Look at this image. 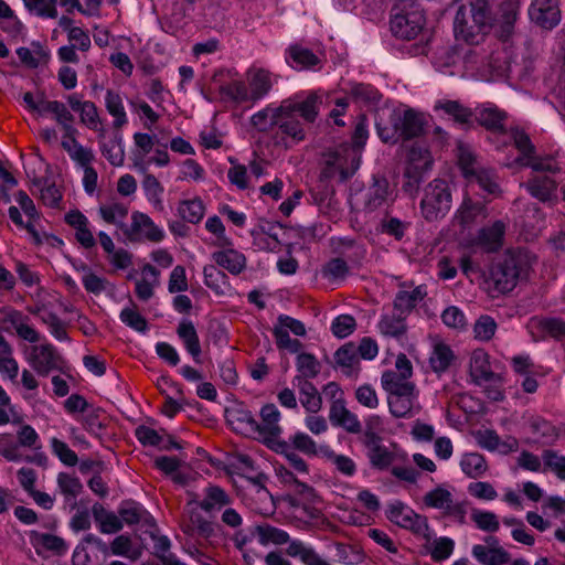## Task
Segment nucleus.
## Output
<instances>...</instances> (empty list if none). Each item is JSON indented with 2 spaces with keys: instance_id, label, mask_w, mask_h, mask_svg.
Segmentation results:
<instances>
[{
  "instance_id": "nucleus-35",
  "label": "nucleus",
  "mask_w": 565,
  "mask_h": 565,
  "mask_svg": "<svg viewBox=\"0 0 565 565\" xmlns=\"http://www.w3.org/2000/svg\"><path fill=\"white\" fill-rule=\"evenodd\" d=\"M455 354L450 347L443 341H436L433 345L429 364L434 372H445L454 362Z\"/></svg>"
},
{
  "instance_id": "nucleus-25",
  "label": "nucleus",
  "mask_w": 565,
  "mask_h": 565,
  "mask_svg": "<svg viewBox=\"0 0 565 565\" xmlns=\"http://www.w3.org/2000/svg\"><path fill=\"white\" fill-rule=\"evenodd\" d=\"M471 553L482 565H505L510 561L509 553L498 544H477Z\"/></svg>"
},
{
  "instance_id": "nucleus-4",
  "label": "nucleus",
  "mask_w": 565,
  "mask_h": 565,
  "mask_svg": "<svg viewBox=\"0 0 565 565\" xmlns=\"http://www.w3.org/2000/svg\"><path fill=\"white\" fill-rule=\"evenodd\" d=\"M289 104H269L250 117V125L258 131L265 132L277 128L273 135V143L281 149H288L306 138L303 124L298 118H290Z\"/></svg>"
},
{
  "instance_id": "nucleus-14",
  "label": "nucleus",
  "mask_w": 565,
  "mask_h": 565,
  "mask_svg": "<svg viewBox=\"0 0 565 565\" xmlns=\"http://www.w3.org/2000/svg\"><path fill=\"white\" fill-rule=\"evenodd\" d=\"M426 508L440 511L445 515H459L463 509L455 499L452 489L446 484H439L429 490L423 498Z\"/></svg>"
},
{
  "instance_id": "nucleus-64",
  "label": "nucleus",
  "mask_w": 565,
  "mask_h": 565,
  "mask_svg": "<svg viewBox=\"0 0 565 565\" xmlns=\"http://www.w3.org/2000/svg\"><path fill=\"white\" fill-rule=\"evenodd\" d=\"M497 330L495 321L489 316H481L475 323L473 332L476 339L480 341L490 340Z\"/></svg>"
},
{
  "instance_id": "nucleus-49",
  "label": "nucleus",
  "mask_w": 565,
  "mask_h": 565,
  "mask_svg": "<svg viewBox=\"0 0 565 565\" xmlns=\"http://www.w3.org/2000/svg\"><path fill=\"white\" fill-rule=\"evenodd\" d=\"M233 429L241 434H254L258 430V423L248 411H235L228 415Z\"/></svg>"
},
{
  "instance_id": "nucleus-60",
  "label": "nucleus",
  "mask_w": 565,
  "mask_h": 565,
  "mask_svg": "<svg viewBox=\"0 0 565 565\" xmlns=\"http://www.w3.org/2000/svg\"><path fill=\"white\" fill-rule=\"evenodd\" d=\"M296 365L300 374L306 379H312L320 372L319 361L310 353L298 354Z\"/></svg>"
},
{
  "instance_id": "nucleus-36",
  "label": "nucleus",
  "mask_w": 565,
  "mask_h": 565,
  "mask_svg": "<svg viewBox=\"0 0 565 565\" xmlns=\"http://www.w3.org/2000/svg\"><path fill=\"white\" fill-rule=\"evenodd\" d=\"M425 548L434 561H445L452 555L455 541L448 536L427 537Z\"/></svg>"
},
{
  "instance_id": "nucleus-46",
  "label": "nucleus",
  "mask_w": 565,
  "mask_h": 565,
  "mask_svg": "<svg viewBox=\"0 0 565 565\" xmlns=\"http://www.w3.org/2000/svg\"><path fill=\"white\" fill-rule=\"evenodd\" d=\"M459 465L461 471L470 478L481 477L488 469L484 458L478 452L463 454Z\"/></svg>"
},
{
  "instance_id": "nucleus-41",
  "label": "nucleus",
  "mask_w": 565,
  "mask_h": 565,
  "mask_svg": "<svg viewBox=\"0 0 565 565\" xmlns=\"http://www.w3.org/2000/svg\"><path fill=\"white\" fill-rule=\"evenodd\" d=\"M426 296V290L423 286L413 288L412 290H402L395 298V309L405 315L409 312L418 302Z\"/></svg>"
},
{
  "instance_id": "nucleus-40",
  "label": "nucleus",
  "mask_w": 565,
  "mask_h": 565,
  "mask_svg": "<svg viewBox=\"0 0 565 565\" xmlns=\"http://www.w3.org/2000/svg\"><path fill=\"white\" fill-rule=\"evenodd\" d=\"M503 234V223L494 222L491 226L480 231L477 244L486 250H494L501 246Z\"/></svg>"
},
{
  "instance_id": "nucleus-3",
  "label": "nucleus",
  "mask_w": 565,
  "mask_h": 565,
  "mask_svg": "<svg viewBox=\"0 0 565 565\" xmlns=\"http://www.w3.org/2000/svg\"><path fill=\"white\" fill-rule=\"evenodd\" d=\"M501 17L493 19L488 10L487 0H471L456 13L454 22L455 36L458 42L480 44L483 36L497 23L501 24L502 35L508 34L516 19L518 0H505L501 4Z\"/></svg>"
},
{
  "instance_id": "nucleus-28",
  "label": "nucleus",
  "mask_w": 565,
  "mask_h": 565,
  "mask_svg": "<svg viewBox=\"0 0 565 565\" xmlns=\"http://www.w3.org/2000/svg\"><path fill=\"white\" fill-rule=\"evenodd\" d=\"M292 447L309 457H319L331 455V448L327 444H317L308 434L297 431L289 438Z\"/></svg>"
},
{
  "instance_id": "nucleus-56",
  "label": "nucleus",
  "mask_w": 565,
  "mask_h": 565,
  "mask_svg": "<svg viewBox=\"0 0 565 565\" xmlns=\"http://www.w3.org/2000/svg\"><path fill=\"white\" fill-rule=\"evenodd\" d=\"M38 113H51L54 115L56 120L67 127L71 126L72 116L67 110L66 106L56 100L39 102L38 100Z\"/></svg>"
},
{
  "instance_id": "nucleus-42",
  "label": "nucleus",
  "mask_w": 565,
  "mask_h": 565,
  "mask_svg": "<svg viewBox=\"0 0 565 565\" xmlns=\"http://www.w3.org/2000/svg\"><path fill=\"white\" fill-rule=\"evenodd\" d=\"M178 214L189 223H199L205 213V205L200 198L182 200L178 204Z\"/></svg>"
},
{
  "instance_id": "nucleus-29",
  "label": "nucleus",
  "mask_w": 565,
  "mask_h": 565,
  "mask_svg": "<svg viewBox=\"0 0 565 565\" xmlns=\"http://www.w3.org/2000/svg\"><path fill=\"white\" fill-rule=\"evenodd\" d=\"M213 260L231 274H239L246 266V258L243 253L233 248L225 247L212 254Z\"/></svg>"
},
{
  "instance_id": "nucleus-50",
  "label": "nucleus",
  "mask_w": 565,
  "mask_h": 565,
  "mask_svg": "<svg viewBox=\"0 0 565 565\" xmlns=\"http://www.w3.org/2000/svg\"><path fill=\"white\" fill-rule=\"evenodd\" d=\"M299 395L300 403L308 413L317 414L321 409V396L311 383L303 382Z\"/></svg>"
},
{
  "instance_id": "nucleus-39",
  "label": "nucleus",
  "mask_w": 565,
  "mask_h": 565,
  "mask_svg": "<svg viewBox=\"0 0 565 565\" xmlns=\"http://www.w3.org/2000/svg\"><path fill=\"white\" fill-rule=\"evenodd\" d=\"M143 194L149 204L157 211L163 210V192L164 188L159 180L152 175L147 174L142 180Z\"/></svg>"
},
{
  "instance_id": "nucleus-51",
  "label": "nucleus",
  "mask_w": 565,
  "mask_h": 565,
  "mask_svg": "<svg viewBox=\"0 0 565 565\" xmlns=\"http://www.w3.org/2000/svg\"><path fill=\"white\" fill-rule=\"evenodd\" d=\"M110 551L114 555L125 556L130 559H136L141 554V546L126 535L117 536L111 545Z\"/></svg>"
},
{
  "instance_id": "nucleus-55",
  "label": "nucleus",
  "mask_w": 565,
  "mask_h": 565,
  "mask_svg": "<svg viewBox=\"0 0 565 565\" xmlns=\"http://www.w3.org/2000/svg\"><path fill=\"white\" fill-rule=\"evenodd\" d=\"M205 285L217 295H225L228 290L225 275L214 265H207L203 269Z\"/></svg>"
},
{
  "instance_id": "nucleus-37",
  "label": "nucleus",
  "mask_w": 565,
  "mask_h": 565,
  "mask_svg": "<svg viewBox=\"0 0 565 565\" xmlns=\"http://www.w3.org/2000/svg\"><path fill=\"white\" fill-rule=\"evenodd\" d=\"M287 553L291 557L299 558L305 565H330L310 545L298 540L289 543Z\"/></svg>"
},
{
  "instance_id": "nucleus-15",
  "label": "nucleus",
  "mask_w": 565,
  "mask_h": 565,
  "mask_svg": "<svg viewBox=\"0 0 565 565\" xmlns=\"http://www.w3.org/2000/svg\"><path fill=\"white\" fill-rule=\"evenodd\" d=\"M130 235L135 238L159 243L164 239L166 232L148 214L135 211L131 214Z\"/></svg>"
},
{
  "instance_id": "nucleus-62",
  "label": "nucleus",
  "mask_w": 565,
  "mask_h": 565,
  "mask_svg": "<svg viewBox=\"0 0 565 565\" xmlns=\"http://www.w3.org/2000/svg\"><path fill=\"white\" fill-rule=\"evenodd\" d=\"M94 544L96 546H104L103 542L89 534L85 537V540L76 546L74 553H73V564L74 565H90V558L87 551V545Z\"/></svg>"
},
{
  "instance_id": "nucleus-11",
  "label": "nucleus",
  "mask_w": 565,
  "mask_h": 565,
  "mask_svg": "<svg viewBox=\"0 0 565 565\" xmlns=\"http://www.w3.org/2000/svg\"><path fill=\"white\" fill-rule=\"evenodd\" d=\"M451 206V194L448 185L435 180L426 189L422 200V212L426 220L444 216Z\"/></svg>"
},
{
  "instance_id": "nucleus-53",
  "label": "nucleus",
  "mask_w": 565,
  "mask_h": 565,
  "mask_svg": "<svg viewBox=\"0 0 565 565\" xmlns=\"http://www.w3.org/2000/svg\"><path fill=\"white\" fill-rule=\"evenodd\" d=\"M105 106L110 116L114 117L116 126H122L127 122V115L120 95L113 90H107L105 96Z\"/></svg>"
},
{
  "instance_id": "nucleus-21",
  "label": "nucleus",
  "mask_w": 565,
  "mask_h": 565,
  "mask_svg": "<svg viewBox=\"0 0 565 565\" xmlns=\"http://www.w3.org/2000/svg\"><path fill=\"white\" fill-rule=\"evenodd\" d=\"M366 447L372 466L380 469L387 468L401 457V451L396 446H385L376 438H371Z\"/></svg>"
},
{
  "instance_id": "nucleus-22",
  "label": "nucleus",
  "mask_w": 565,
  "mask_h": 565,
  "mask_svg": "<svg viewBox=\"0 0 565 565\" xmlns=\"http://www.w3.org/2000/svg\"><path fill=\"white\" fill-rule=\"evenodd\" d=\"M321 102L322 95L318 92H312L302 100L287 99L284 100V104H289L291 108L290 118H297L296 114H299L305 121L313 122L319 114Z\"/></svg>"
},
{
  "instance_id": "nucleus-54",
  "label": "nucleus",
  "mask_w": 565,
  "mask_h": 565,
  "mask_svg": "<svg viewBox=\"0 0 565 565\" xmlns=\"http://www.w3.org/2000/svg\"><path fill=\"white\" fill-rule=\"evenodd\" d=\"M75 269L82 273V284L88 292L99 295L105 291L107 281L103 277L85 265L75 266Z\"/></svg>"
},
{
  "instance_id": "nucleus-45",
  "label": "nucleus",
  "mask_w": 565,
  "mask_h": 565,
  "mask_svg": "<svg viewBox=\"0 0 565 565\" xmlns=\"http://www.w3.org/2000/svg\"><path fill=\"white\" fill-rule=\"evenodd\" d=\"M102 220L108 224H113L119 228L124 227L128 209L118 202L102 204L98 209Z\"/></svg>"
},
{
  "instance_id": "nucleus-58",
  "label": "nucleus",
  "mask_w": 565,
  "mask_h": 565,
  "mask_svg": "<svg viewBox=\"0 0 565 565\" xmlns=\"http://www.w3.org/2000/svg\"><path fill=\"white\" fill-rule=\"evenodd\" d=\"M399 313L398 317L385 315L379 322V330L382 334L387 337H398L405 331V323Z\"/></svg>"
},
{
  "instance_id": "nucleus-17",
  "label": "nucleus",
  "mask_w": 565,
  "mask_h": 565,
  "mask_svg": "<svg viewBox=\"0 0 565 565\" xmlns=\"http://www.w3.org/2000/svg\"><path fill=\"white\" fill-rule=\"evenodd\" d=\"M76 129L72 126L67 127V132L62 139V147L67 152L77 169L86 168L93 164L95 154L90 148L81 145L76 138Z\"/></svg>"
},
{
  "instance_id": "nucleus-23",
  "label": "nucleus",
  "mask_w": 565,
  "mask_h": 565,
  "mask_svg": "<svg viewBox=\"0 0 565 565\" xmlns=\"http://www.w3.org/2000/svg\"><path fill=\"white\" fill-rule=\"evenodd\" d=\"M247 79L255 102L264 98L276 82L275 75L262 67H252L247 72Z\"/></svg>"
},
{
  "instance_id": "nucleus-38",
  "label": "nucleus",
  "mask_w": 565,
  "mask_h": 565,
  "mask_svg": "<svg viewBox=\"0 0 565 565\" xmlns=\"http://www.w3.org/2000/svg\"><path fill=\"white\" fill-rule=\"evenodd\" d=\"M177 333L182 340L185 350L198 360L201 354L199 337L193 323L189 320H182L179 323Z\"/></svg>"
},
{
  "instance_id": "nucleus-5",
  "label": "nucleus",
  "mask_w": 565,
  "mask_h": 565,
  "mask_svg": "<svg viewBox=\"0 0 565 565\" xmlns=\"http://www.w3.org/2000/svg\"><path fill=\"white\" fill-rule=\"evenodd\" d=\"M353 146H341L329 152L324 158L323 175L343 181L351 177L360 166L361 149L369 138L367 124L364 117L359 118L353 134Z\"/></svg>"
},
{
  "instance_id": "nucleus-61",
  "label": "nucleus",
  "mask_w": 565,
  "mask_h": 565,
  "mask_svg": "<svg viewBox=\"0 0 565 565\" xmlns=\"http://www.w3.org/2000/svg\"><path fill=\"white\" fill-rule=\"evenodd\" d=\"M119 317L122 323L137 332L145 333L148 330L146 319L132 307L124 308Z\"/></svg>"
},
{
  "instance_id": "nucleus-47",
  "label": "nucleus",
  "mask_w": 565,
  "mask_h": 565,
  "mask_svg": "<svg viewBox=\"0 0 565 565\" xmlns=\"http://www.w3.org/2000/svg\"><path fill=\"white\" fill-rule=\"evenodd\" d=\"M93 515L100 532L110 534L119 531L122 526L119 518L113 512L106 511L102 505L93 507Z\"/></svg>"
},
{
  "instance_id": "nucleus-33",
  "label": "nucleus",
  "mask_w": 565,
  "mask_h": 565,
  "mask_svg": "<svg viewBox=\"0 0 565 565\" xmlns=\"http://www.w3.org/2000/svg\"><path fill=\"white\" fill-rule=\"evenodd\" d=\"M486 210L479 203L466 200L456 215V222L462 230H470L475 224L486 218Z\"/></svg>"
},
{
  "instance_id": "nucleus-52",
  "label": "nucleus",
  "mask_w": 565,
  "mask_h": 565,
  "mask_svg": "<svg viewBox=\"0 0 565 565\" xmlns=\"http://www.w3.org/2000/svg\"><path fill=\"white\" fill-rule=\"evenodd\" d=\"M230 162L232 166L227 171V178L231 184L238 190L249 189L253 185V181L248 168L233 159H230Z\"/></svg>"
},
{
  "instance_id": "nucleus-27",
  "label": "nucleus",
  "mask_w": 565,
  "mask_h": 565,
  "mask_svg": "<svg viewBox=\"0 0 565 565\" xmlns=\"http://www.w3.org/2000/svg\"><path fill=\"white\" fill-rule=\"evenodd\" d=\"M160 281V271L150 264L142 266L140 277L136 280V294L139 299L148 300L152 297Z\"/></svg>"
},
{
  "instance_id": "nucleus-2",
  "label": "nucleus",
  "mask_w": 565,
  "mask_h": 565,
  "mask_svg": "<svg viewBox=\"0 0 565 565\" xmlns=\"http://www.w3.org/2000/svg\"><path fill=\"white\" fill-rule=\"evenodd\" d=\"M480 44L460 42L454 50L437 56L435 67L443 74L494 81L509 70L510 55L505 50L486 52Z\"/></svg>"
},
{
  "instance_id": "nucleus-18",
  "label": "nucleus",
  "mask_w": 565,
  "mask_h": 565,
  "mask_svg": "<svg viewBox=\"0 0 565 565\" xmlns=\"http://www.w3.org/2000/svg\"><path fill=\"white\" fill-rule=\"evenodd\" d=\"M284 228L279 224L263 222L252 231L253 244L262 250L276 252Z\"/></svg>"
},
{
  "instance_id": "nucleus-57",
  "label": "nucleus",
  "mask_w": 565,
  "mask_h": 565,
  "mask_svg": "<svg viewBox=\"0 0 565 565\" xmlns=\"http://www.w3.org/2000/svg\"><path fill=\"white\" fill-rule=\"evenodd\" d=\"M435 109L443 111L445 115L449 116V118L455 119L459 122H465L468 120L470 113L468 109L462 107L456 100L441 99L438 100L435 105Z\"/></svg>"
},
{
  "instance_id": "nucleus-8",
  "label": "nucleus",
  "mask_w": 565,
  "mask_h": 565,
  "mask_svg": "<svg viewBox=\"0 0 565 565\" xmlns=\"http://www.w3.org/2000/svg\"><path fill=\"white\" fill-rule=\"evenodd\" d=\"M527 268V262L522 254L509 255L502 263L491 267L484 279L486 287L491 292L503 294L512 290L521 274Z\"/></svg>"
},
{
  "instance_id": "nucleus-31",
  "label": "nucleus",
  "mask_w": 565,
  "mask_h": 565,
  "mask_svg": "<svg viewBox=\"0 0 565 565\" xmlns=\"http://www.w3.org/2000/svg\"><path fill=\"white\" fill-rule=\"evenodd\" d=\"M220 98L224 103H231L235 105L255 102L250 89L244 82L241 81H233L226 85H223L220 88Z\"/></svg>"
},
{
  "instance_id": "nucleus-1",
  "label": "nucleus",
  "mask_w": 565,
  "mask_h": 565,
  "mask_svg": "<svg viewBox=\"0 0 565 565\" xmlns=\"http://www.w3.org/2000/svg\"><path fill=\"white\" fill-rule=\"evenodd\" d=\"M503 119L504 114L492 106L486 107L480 114V121L493 130L492 138L494 140L502 139L504 143L509 140L513 142L519 151V157L513 161L507 162V164L513 166L515 163L532 168L535 174L524 184L530 194L542 202L553 201L556 199V189L562 180L557 173L559 170L558 163L550 158H535L533 156L534 148L529 137L519 129L503 130Z\"/></svg>"
},
{
  "instance_id": "nucleus-44",
  "label": "nucleus",
  "mask_w": 565,
  "mask_h": 565,
  "mask_svg": "<svg viewBox=\"0 0 565 565\" xmlns=\"http://www.w3.org/2000/svg\"><path fill=\"white\" fill-rule=\"evenodd\" d=\"M252 541L260 545L284 544L288 541V534L269 525H259L252 532Z\"/></svg>"
},
{
  "instance_id": "nucleus-63",
  "label": "nucleus",
  "mask_w": 565,
  "mask_h": 565,
  "mask_svg": "<svg viewBox=\"0 0 565 565\" xmlns=\"http://www.w3.org/2000/svg\"><path fill=\"white\" fill-rule=\"evenodd\" d=\"M335 363L339 366L354 369L359 363V356L354 344H345L334 354Z\"/></svg>"
},
{
  "instance_id": "nucleus-16",
  "label": "nucleus",
  "mask_w": 565,
  "mask_h": 565,
  "mask_svg": "<svg viewBox=\"0 0 565 565\" xmlns=\"http://www.w3.org/2000/svg\"><path fill=\"white\" fill-rule=\"evenodd\" d=\"M531 21L544 29H552L561 21L557 0H533L529 8Z\"/></svg>"
},
{
  "instance_id": "nucleus-43",
  "label": "nucleus",
  "mask_w": 565,
  "mask_h": 565,
  "mask_svg": "<svg viewBox=\"0 0 565 565\" xmlns=\"http://www.w3.org/2000/svg\"><path fill=\"white\" fill-rule=\"evenodd\" d=\"M177 180L188 183H199L205 180L204 168L193 159H185L178 163Z\"/></svg>"
},
{
  "instance_id": "nucleus-6",
  "label": "nucleus",
  "mask_w": 565,
  "mask_h": 565,
  "mask_svg": "<svg viewBox=\"0 0 565 565\" xmlns=\"http://www.w3.org/2000/svg\"><path fill=\"white\" fill-rule=\"evenodd\" d=\"M381 384L387 394V404L393 416L413 417L419 413V394L411 380L399 379L395 372L385 371Z\"/></svg>"
},
{
  "instance_id": "nucleus-30",
  "label": "nucleus",
  "mask_w": 565,
  "mask_h": 565,
  "mask_svg": "<svg viewBox=\"0 0 565 565\" xmlns=\"http://www.w3.org/2000/svg\"><path fill=\"white\" fill-rule=\"evenodd\" d=\"M262 424L258 425V430L260 436L264 438H273L277 437L281 433V428L279 425L280 422V412L274 404L264 405L260 409Z\"/></svg>"
},
{
  "instance_id": "nucleus-59",
  "label": "nucleus",
  "mask_w": 565,
  "mask_h": 565,
  "mask_svg": "<svg viewBox=\"0 0 565 565\" xmlns=\"http://www.w3.org/2000/svg\"><path fill=\"white\" fill-rule=\"evenodd\" d=\"M422 131V119L413 110L405 111L399 135L405 139H409L418 136Z\"/></svg>"
},
{
  "instance_id": "nucleus-9",
  "label": "nucleus",
  "mask_w": 565,
  "mask_h": 565,
  "mask_svg": "<svg viewBox=\"0 0 565 565\" xmlns=\"http://www.w3.org/2000/svg\"><path fill=\"white\" fill-rule=\"evenodd\" d=\"M470 376L477 385L484 388L490 399H502V380L500 375L492 371L489 355L483 350L472 352L470 358Z\"/></svg>"
},
{
  "instance_id": "nucleus-13",
  "label": "nucleus",
  "mask_w": 565,
  "mask_h": 565,
  "mask_svg": "<svg viewBox=\"0 0 565 565\" xmlns=\"http://www.w3.org/2000/svg\"><path fill=\"white\" fill-rule=\"evenodd\" d=\"M51 307L47 308L46 305H43L42 308L39 309L40 319L42 323L47 328L49 332L58 341L67 340L66 324L65 320H62L58 317V313H75L74 308L60 300L58 298H54V302L50 303Z\"/></svg>"
},
{
  "instance_id": "nucleus-12",
  "label": "nucleus",
  "mask_w": 565,
  "mask_h": 565,
  "mask_svg": "<svg viewBox=\"0 0 565 565\" xmlns=\"http://www.w3.org/2000/svg\"><path fill=\"white\" fill-rule=\"evenodd\" d=\"M457 151L458 164L469 182H476L487 193L494 194L498 184L489 171L475 168V156L471 148L468 145L459 143Z\"/></svg>"
},
{
  "instance_id": "nucleus-26",
  "label": "nucleus",
  "mask_w": 565,
  "mask_h": 565,
  "mask_svg": "<svg viewBox=\"0 0 565 565\" xmlns=\"http://www.w3.org/2000/svg\"><path fill=\"white\" fill-rule=\"evenodd\" d=\"M287 64L297 71L310 70L320 63V60L309 49L300 45H291L286 50Z\"/></svg>"
},
{
  "instance_id": "nucleus-7",
  "label": "nucleus",
  "mask_w": 565,
  "mask_h": 565,
  "mask_svg": "<svg viewBox=\"0 0 565 565\" xmlns=\"http://www.w3.org/2000/svg\"><path fill=\"white\" fill-rule=\"evenodd\" d=\"M425 15L420 6L414 0H399L391 15V30L397 38L415 39L424 29Z\"/></svg>"
},
{
  "instance_id": "nucleus-34",
  "label": "nucleus",
  "mask_w": 565,
  "mask_h": 565,
  "mask_svg": "<svg viewBox=\"0 0 565 565\" xmlns=\"http://www.w3.org/2000/svg\"><path fill=\"white\" fill-rule=\"evenodd\" d=\"M476 439L480 447L499 454H508L516 448L514 439L500 440L499 436L492 430L478 431Z\"/></svg>"
},
{
  "instance_id": "nucleus-24",
  "label": "nucleus",
  "mask_w": 565,
  "mask_h": 565,
  "mask_svg": "<svg viewBox=\"0 0 565 565\" xmlns=\"http://www.w3.org/2000/svg\"><path fill=\"white\" fill-rule=\"evenodd\" d=\"M65 222L75 231L77 242L85 248L95 245V237L89 228L88 218L79 211L73 210L66 213Z\"/></svg>"
},
{
  "instance_id": "nucleus-20",
  "label": "nucleus",
  "mask_w": 565,
  "mask_h": 565,
  "mask_svg": "<svg viewBox=\"0 0 565 565\" xmlns=\"http://www.w3.org/2000/svg\"><path fill=\"white\" fill-rule=\"evenodd\" d=\"M387 518L396 525L414 531L419 530L422 525L425 524L423 518L416 514L411 507L401 501H395L390 504Z\"/></svg>"
},
{
  "instance_id": "nucleus-19",
  "label": "nucleus",
  "mask_w": 565,
  "mask_h": 565,
  "mask_svg": "<svg viewBox=\"0 0 565 565\" xmlns=\"http://www.w3.org/2000/svg\"><path fill=\"white\" fill-rule=\"evenodd\" d=\"M67 104L84 126L95 131L99 129L100 117L93 102L84 100L78 94H72L67 97Z\"/></svg>"
},
{
  "instance_id": "nucleus-48",
  "label": "nucleus",
  "mask_w": 565,
  "mask_h": 565,
  "mask_svg": "<svg viewBox=\"0 0 565 565\" xmlns=\"http://www.w3.org/2000/svg\"><path fill=\"white\" fill-rule=\"evenodd\" d=\"M0 455L9 461H28L32 462L35 459V454H24L20 451L15 440L10 435H0Z\"/></svg>"
},
{
  "instance_id": "nucleus-10",
  "label": "nucleus",
  "mask_w": 565,
  "mask_h": 565,
  "mask_svg": "<svg viewBox=\"0 0 565 565\" xmlns=\"http://www.w3.org/2000/svg\"><path fill=\"white\" fill-rule=\"evenodd\" d=\"M406 147L408 152L405 169L406 182L404 184V190L412 195L417 191L424 173L430 169L433 160L430 152L423 141L415 140Z\"/></svg>"
},
{
  "instance_id": "nucleus-32",
  "label": "nucleus",
  "mask_w": 565,
  "mask_h": 565,
  "mask_svg": "<svg viewBox=\"0 0 565 565\" xmlns=\"http://www.w3.org/2000/svg\"><path fill=\"white\" fill-rule=\"evenodd\" d=\"M330 419L333 425L341 426L350 433H358L360 420L344 406L342 401H334L330 409Z\"/></svg>"
}]
</instances>
